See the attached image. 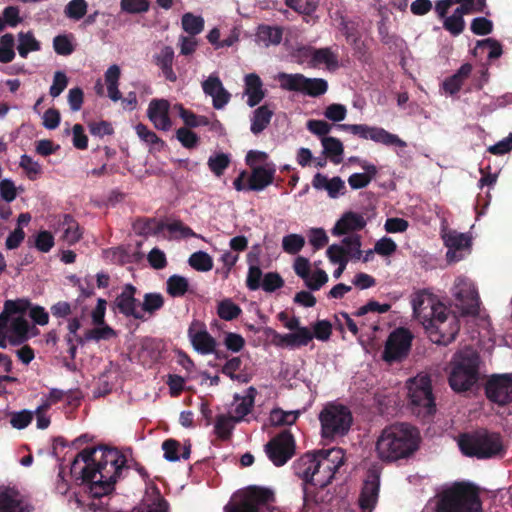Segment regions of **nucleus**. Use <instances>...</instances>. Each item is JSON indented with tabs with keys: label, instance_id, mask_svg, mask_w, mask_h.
<instances>
[{
	"label": "nucleus",
	"instance_id": "f257e3e1",
	"mask_svg": "<svg viewBox=\"0 0 512 512\" xmlns=\"http://www.w3.org/2000/svg\"><path fill=\"white\" fill-rule=\"evenodd\" d=\"M126 462V457L116 448H86L76 455L70 472L88 485L93 498H101L114 490Z\"/></svg>",
	"mask_w": 512,
	"mask_h": 512
},
{
	"label": "nucleus",
	"instance_id": "f03ea898",
	"mask_svg": "<svg viewBox=\"0 0 512 512\" xmlns=\"http://www.w3.org/2000/svg\"><path fill=\"white\" fill-rule=\"evenodd\" d=\"M344 462L345 454L341 448L305 453L293 462L294 474L303 480L302 512H310L311 504L324 503L332 498L325 488L332 482Z\"/></svg>",
	"mask_w": 512,
	"mask_h": 512
},
{
	"label": "nucleus",
	"instance_id": "7ed1b4c3",
	"mask_svg": "<svg viewBox=\"0 0 512 512\" xmlns=\"http://www.w3.org/2000/svg\"><path fill=\"white\" fill-rule=\"evenodd\" d=\"M420 434L408 423H395L385 427L376 442V453L383 462L405 459L418 450Z\"/></svg>",
	"mask_w": 512,
	"mask_h": 512
},
{
	"label": "nucleus",
	"instance_id": "20e7f679",
	"mask_svg": "<svg viewBox=\"0 0 512 512\" xmlns=\"http://www.w3.org/2000/svg\"><path fill=\"white\" fill-rule=\"evenodd\" d=\"M458 445L463 455L477 459L502 457L505 453L501 435L487 429L460 434Z\"/></svg>",
	"mask_w": 512,
	"mask_h": 512
},
{
	"label": "nucleus",
	"instance_id": "39448f33",
	"mask_svg": "<svg viewBox=\"0 0 512 512\" xmlns=\"http://www.w3.org/2000/svg\"><path fill=\"white\" fill-rule=\"evenodd\" d=\"M433 512H482L478 490L468 483H456L442 491Z\"/></svg>",
	"mask_w": 512,
	"mask_h": 512
},
{
	"label": "nucleus",
	"instance_id": "423d86ee",
	"mask_svg": "<svg viewBox=\"0 0 512 512\" xmlns=\"http://www.w3.org/2000/svg\"><path fill=\"white\" fill-rule=\"evenodd\" d=\"M423 326L433 343L447 346L456 339L460 330V321L458 316L445 305H439L434 316Z\"/></svg>",
	"mask_w": 512,
	"mask_h": 512
},
{
	"label": "nucleus",
	"instance_id": "0eeeda50",
	"mask_svg": "<svg viewBox=\"0 0 512 512\" xmlns=\"http://www.w3.org/2000/svg\"><path fill=\"white\" fill-rule=\"evenodd\" d=\"M408 398L411 412L417 417L425 418L436 412L431 379L428 375H418L409 381Z\"/></svg>",
	"mask_w": 512,
	"mask_h": 512
},
{
	"label": "nucleus",
	"instance_id": "6e6552de",
	"mask_svg": "<svg viewBox=\"0 0 512 512\" xmlns=\"http://www.w3.org/2000/svg\"><path fill=\"white\" fill-rule=\"evenodd\" d=\"M479 357L476 353H460L452 363L449 385L455 392H465L478 381Z\"/></svg>",
	"mask_w": 512,
	"mask_h": 512
},
{
	"label": "nucleus",
	"instance_id": "1a4fd4ad",
	"mask_svg": "<svg viewBox=\"0 0 512 512\" xmlns=\"http://www.w3.org/2000/svg\"><path fill=\"white\" fill-rule=\"evenodd\" d=\"M321 434L325 439L345 436L352 425V413L344 405L329 404L319 414Z\"/></svg>",
	"mask_w": 512,
	"mask_h": 512
},
{
	"label": "nucleus",
	"instance_id": "9d476101",
	"mask_svg": "<svg viewBox=\"0 0 512 512\" xmlns=\"http://www.w3.org/2000/svg\"><path fill=\"white\" fill-rule=\"evenodd\" d=\"M277 80L281 89L286 91L301 92L310 97H319L328 90V83L322 78H307L301 73L289 74L280 72Z\"/></svg>",
	"mask_w": 512,
	"mask_h": 512
},
{
	"label": "nucleus",
	"instance_id": "9b49d317",
	"mask_svg": "<svg viewBox=\"0 0 512 512\" xmlns=\"http://www.w3.org/2000/svg\"><path fill=\"white\" fill-rule=\"evenodd\" d=\"M275 172L272 163L255 166L250 175L246 170L241 171L234 179L233 186L237 191H262L274 182Z\"/></svg>",
	"mask_w": 512,
	"mask_h": 512
},
{
	"label": "nucleus",
	"instance_id": "f8f14e48",
	"mask_svg": "<svg viewBox=\"0 0 512 512\" xmlns=\"http://www.w3.org/2000/svg\"><path fill=\"white\" fill-rule=\"evenodd\" d=\"M413 337L406 328L399 327L393 330L385 342L382 359L388 364L404 361L411 350Z\"/></svg>",
	"mask_w": 512,
	"mask_h": 512
},
{
	"label": "nucleus",
	"instance_id": "ddd939ff",
	"mask_svg": "<svg viewBox=\"0 0 512 512\" xmlns=\"http://www.w3.org/2000/svg\"><path fill=\"white\" fill-rule=\"evenodd\" d=\"M268 459L277 467L285 465L296 452V441L290 430L284 429L264 447Z\"/></svg>",
	"mask_w": 512,
	"mask_h": 512
},
{
	"label": "nucleus",
	"instance_id": "4468645a",
	"mask_svg": "<svg viewBox=\"0 0 512 512\" xmlns=\"http://www.w3.org/2000/svg\"><path fill=\"white\" fill-rule=\"evenodd\" d=\"M273 501L274 493L272 490L265 487L250 486L240 501L225 507V512H261V506Z\"/></svg>",
	"mask_w": 512,
	"mask_h": 512
},
{
	"label": "nucleus",
	"instance_id": "2eb2a0df",
	"mask_svg": "<svg viewBox=\"0 0 512 512\" xmlns=\"http://www.w3.org/2000/svg\"><path fill=\"white\" fill-rule=\"evenodd\" d=\"M339 128L362 139H370L386 146H397L400 148L407 146L406 142L400 139L398 135L392 134L381 127H372L366 124H341Z\"/></svg>",
	"mask_w": 512,
	"mask_h": 512
},
{
	"label": "nucleus",
	"instance_id": "dca6fc26",
	"mask_svg": "<svg viewBox=\"0 0 512 512\" xmlns=\"http://www.w3.org/2000/svg\"><path fill=\"white\" fill-rule=\"evenodd\" d=\"M455 307L462 316H476L479 313L480 298L475 286L464 279H458L453 288Z\"/></svg>",
	"mask_w": 512,
	"mask_h": 512
},
{
	"label": "nucleus",
	"instance_id": "f3484780",
	"mask_svg": "<svg viewBox=\"0 0 512 512\" xmlns=\"http://www.w3.org/2000/svg\"><path fill=\"white\" fill-rule=\"evenodd\" d=\"M381 470L380 465L374 464L367 471L358 500L361 512H372L375 508L380 490Z\"/></svg>",
	"mask_w": 512,
	"mask_h": 512
},
{
	"label": "nucleus",
	"instance_id": "a211bd4d",
	"mask_svg": "<svg viewBox=\"0 0 512 512\" xmlns=\"http://www.w3.org/2000/svg\"><path fill=\"white\" fill-rule=\"evenodd\" d=\"M486 397L493 403L504 406L512 402V377L492 376L485 385Z\"/></svg>",
	"mask_w": 512,
	"mask_h": 512
},
{
	"label": "nucleus",
	"instance_id": "6ab92c4d",
	"mask_svg": "<svg viewBox=\"0 0 512 512\" xmlns=\"http://www.w3.org/2000/svg\"><path fill=\"white\" fill-rule=\"evenodd\" d=\"M137 288L132 284H126L121 293L116 297L112 306L114 310L125 317H132L136 320L145 321L146 318L141 310H138L140 302L135 298Z\"/></svg>",
	"mask_w": 512,
	"mask_h": 512
},
{
	"label": "nucleus",
	"instance_id": "aec40b11",
	"mask_svg": "<svg viewBox=\"0 0 512 512\" xmlns=\"http://www.w3.org/2000/svg\"><path fill=\"white\" fill-rule=\"evenodd\" d=\"M187 334L193 348L198 353L208 355L215 352L217 342L207 331L206 325L203 322L193 320L189 325Z\"/></svg>",
	"mask_w": 512,
	"mask_h": 512
},
{
	"label": "nucleus",
	"instance_id": "412c9836",
	"mask_svg": "<svg viewBox=\"0 0 512 512\" xmlns=\"http://www.w3.org/2000/svg\"><path fill=\"white\" fill-rule=\"evenodd\" d=\"M411 304L415 318L423 325L434 316L439 305H444L425 290L416 292L411 300Z\"/></svg>",
	"mask_w": 512,
	"mask_h": 512
},
{
	"label": "nucleus",
	"instance_id": "4be33fe9",
	"mask_svg": "<svg viewBox=\"0 0 512 512\" xmlns=\"http://www.w3.org/2000/svg\"><path fill=\"white\" fill-rule=\"evenodd\" d=\"M169 108L170 104L165 99L151 100L147 114L155 128L163 131H168L171 128L172 122L169 117Z\"/></svg>",
	"mask_w": 512,
	"mask_h": 512
},
{
	"label": "nucleus",
	"instance_id": "5701e85b",
	"mask_svg": "<svg viewBox=\"0 0 512 512\" xmlns=\"http://www.w3.org/2000/svg\"><path fill=\"white\" fill-rule=\"evenodd\" d=\"M299 51L302 56L311 57L313 66L325 64L329 70H335L339 67L338 56L330 48L304 47Z\"/></svg>",
	"mask_w": 512,
	"mask_h": 512
},
{
	"label": "nucleus",
	"instance_id": "b1692460",
	"mask_svg": "<svg viewBox=\"0 0 512 512\" xmlns=\"http://www.w3.org/2000/svg\"><path fill=\"white\" fill-rule=\"evenodd\" d=\"M366 226V220L363 215L349 211L336 222L332 229L335 236L345 235L349 232L360 231Z\"/></svg>",
	"mask_w": 512,
	"mask_h": 512
},
{
	"label": "nucleus",
	"instance_id": "393cba45",
	"mask_svg": "<svg viewBox=\"0 0 512 512\" xmlns=\"http://www.w3.org/2000/svg\"><path fill=\"white\" fill-rule=\"evenodd\" d=\"M173 60H174V50L171 46H164L161 50L153 55V62L157 65L166 80L170 82L177 81V75L173 71Z\"/></svg>",
	"mask_w": 512,
	"mask_h": 512
},
{
	"label": "nucleus",
	"instance_id": "a878e982",
	"mask_svg": "<svg viewBox=\"0 0 512 512\" xmlns=\"http://www.w3.org/2000/svg\"><path fill=\"white\" fill-rule=\"evenodd\" d=\"M472 65L464 63L461 67L450 77H447L442 83V89L445 93L453 96L457 94L464 82L469 78L472 72Z\"/></svg>",
	"mask_w": 512,
	"mask_h": 512
},
{
	"label": "nucleus",
	"instance_id": "bb28decb",
	"mask_svg": "<svg viewBox=\"0 0 512 512\" xmlns=\"http://www.w3.org/2000/svg\"><path fill=\"white\" fill-rule=\"evenodd\" d=\"M262 86V80L257 74L250 73L245 76V94L248 96L247 104L250 107L258 105L265 97Z\"/></svg>",
	"mask_w": 512,
	"mask_h": 512
},
{
	"label": "nucleus",
	"instance_id": "cd10ccee",
	"mask_svg": "<svg viewBox=\"0 0 512 512\" xmlns=\"http://www.w3.org/2000/svg\"><path fill=\"white\" fill-rule=\"evenodd\" d=\"M361 168L363 173H353L348 178V184L354 190L367 187L378 174L377 167L372 163L363 162Z\"/></svg>",
	"mask_w": 512,
	"mask_h": 512
},
{
	"label": "nucleus",
	"instance_id": "c85d7f7f",
	"mask_svg": "<svg viewBox=\"0 0 512 512\" xmlns=\"http://www.w3.org/2000/svg\"><path fill=\"white\" fill-rule=\"evenodd\" d=\"M0 512H24L18 492L9 488L0 490Z\"/></svg>",
	"mask_w": 512,
	"mask_h": 512
},
{
	"label": "nucleus",
	"instance_id": "c756f323",
	"mask_svg": "<svg viewBox=\"0 0 512 512\" xmlns=\"http://www.w3.org/2000/svg\"><path fill=\"white\" fill-rule=\"evenodd\" d=\"M237 422L238 421L235 420L234 416L224 414L217 415L214 425V432L216 436L222 441L230 440L234 430V425Z\"/></svg>",
	"mask_w": 512,
	"mask_h": 512
},
{
	"label": "nucleus",
	"instance_id": "7c9ffc66",
	"mask_svg": "<svg viewBox=\"0 0 512 512\" xmlns=\"http://www.w3.org/2000/svg\"><path fill=\"white\" fill-rule=\"evenodd\" d=\"M29 322L23 317H16L12 320L10 329L12 336L9 341L13 345H20L28 339Z\"/></svg>",
	"mask_w": 512,
	"mask_h": 512
},
{
	"label": "nucleus",
	"instance_id": "2f4dec72",
	"mask_svg": "<svg viewBox=\"0 0 512 512\" xmlns=\"http://www.w3.org/2000/svg\"><path fill=\"white\" fill-rule=\"evenodd\" d=\"M273 112L266 106L258 107L253 114L251 132L255 135L261 133L270 123Z\"/></svg>",
	"mask_w": 512,
	"mask_h": 512
},
{
	"label": "nucleus",
	"instance_id": "473e14b6",
	"mask_svg": "<svg viewBox=\"0 0 512 512\" xmlns=\"http://www.w3.org/2000/svg\"><path fill=\"white\" fill-rule=\"evenodd\" d=\"M324 153L331 158L335 164L341 162V155L343 154L344 148L342 142L335 137H323L321 139Z\"/></svg>",
	"mask_w": 512,
	"mask_h": 512
},
{
	"label": "nucleus",
	"instance_id": "72a5a7b5",
	"mask_svg": "<svg viewBox=\"0 0 512 512\" xmlns=\"http://www.w3.org/2000/svg\"><path fill=\"white\" fill-rule=\"evenodd\" d=\"M189 289L187 278L180 275H172L166 282V291L171 297H183Z\"/></svg>",
	"mask_w": 512,
	"mask_h": 512
},
{
	"label": "nucleus",
	"instance_id": "f704fd0d",
	"mask_svg": "<svg viewBox=\"0 0 512 512\" xmlns=\"http://www.w3.org/2000/svg\"><path fill=\"white\" fill-rule=\"evenodd\" d=\"M19 44L17 50L22 58H26L29 52L39 51L41 46L40 42L37 41L32 32H20L18 34Z\"/></svg>",
	"mask_w": 512,
	"mask_h": 512
},
{
	"label": "nucleus",
	"instance_id": "c9c22d12",
	"mask_svg": "<svg viewBox=\"0 0 512 512\" xmlns=\"http://www.w3.org/2000/svg\"><path fill=\"white\" fill-rule=\"evenodd\" d=\"M241 313V307L234 303L230 298L221 300L217 305V314L222 320L232 321L237 319Z\"/></svg>",
	"mask_w": 512,
	"mask_h": 512
},
{
	"label": "nucleus",
	"instance_id": "e433bc0d",
	"mask_svg": "<svg viewBox=\"0 0 512 512\" xmlns=\"http://www.w3.org/2000/svg\"><path fill=\"white\" fill-rule=\"evenodd\" d=\"M257 394V391L254 387H249L247 390V393L244 397H242L241 402L238 403L235 407V420L240 422L246 415H248L253 406L255 401V396Z\"/></svg>",
	"mask_w": 512,
	"mask_h": 512
},
{
	"label": "nucleus",
	"instance_id": "4c0bfd02",
	"mask_svg": "<svg viewBox=\"0 0 512 512\" xmlns=\"http://www.w3.org/2000/svg\"><path fill=\"white\" fill-rule=\"evenodd\" d=\"M62 225L64 228L63 238L69 244H75L81 238V232L77 221L69 214L64 215Z\"/></svg>",
	"mask_w": 512,
	"mask_h": 512
},
{
	"label": "nucleus",
	"instance_id": "58836bf2",
	"mask_svg": "<svg viewBox=\"0 0 512 512\" xmlns=\"http://www.w3.org/2000/svg\"><path fill=\"white\" fill-rule=\"evenodd\" d=\"M282 29L280 27H272L268 25H262L258 29V38L266 46L278 45L282 41Z\"/></svg>",
	"mask_w": 512,
	"mask_h": 512
},
{
	"label": "nucleus",
	"instance_id": "ea45409f",
	"mask_svg": "<svg viewBox=\"0 0 512 512\" xmlns=\"http://www.w3.org/2000/svg\"><path fill=\"white\" fill-rule=\"evenodd\" d=\"M165 303L164 297L160 293L150 292L146 293L143 297L141 311L154 315L157 311L163 308Z\"/></svg>",
	"mask_w": 512,
	"mask_h": 512
},
{
	"label": "nucleus",
	"instance_id": "a19ab883",
	"mask_svg": "<svg viewBox=\"0 0 512 512\" xmlns=\"http://www.w3.org/2000/svg\"><path fill=\"white\" fill-rule=\"evenodd\" d=\"M14 44L13 34L6 33L0 37V63H10L14 60Z\"/></svg>",
	"mask_w": 512,
	"mask_h": 512
},
{
	"label": "nucleus",
	"instance_id": "79ce46f5",
	"mask_svg": "<svg viewBox=\"0 0 512 512\" xmlns=\"http://www.w3.org/2000/svg\"><path fill=\"white\" fill-rule=\"evenodd\" d=\"M21 22L20 10L17 6L5 7L0 15V33L6 26L16 27Z\"/></svg>",
	"mask_w": 512,
	"mask_h": 512
},
{
	"label": "nucleus",
	"instance_id": "37998d69",
	"mask_svg": "<svg viewBox=\"0 0 512 512\" xmlns=\"http://www.w3.org/2000/svg\"><path fill=\"white\" fill-rule=\"evenodd\" d=\"M188 263L192 268L201 272H207L213 268L212 257L204 251H197L193 253L189 257Z\"/></svg>",
	"mask_w": 512,
	"mask_h": 512
},
{
	"label": "nucleus",
	"instance_id": "c03bdc74",
	"mask_svg": "<svg viewBox=\"0 0 512 512\" xmlns=\"http://www.w3.org/2000/svg\"><path fill=\"white\" fill-rule=\"evenodd\" d=\"M182 28L191 36L200 34L204 29V19L192 13H185L182 16Z\"/></svg>",
	"mask_w": 512,
	"mask_h": 512
},
{
	"label": "nucleus",
	"instance_id": "a18cd8bd",
	"mask_svg": "<svg viewBox=\"0 0 512 512\" xmlns=\"http://www.w3.org/2000/svg\"><path fill=\"white\" fill-rule=\"evenodd\" d=\"M285 5L300 15L311 16L318 8L314 0H284Z\"/></svg>",
	"mask_w": 512,
	"mask_h": 512
},
{
	"label": "nucleus",
	"instance_id": "49530a36",
	"mask_svg": "<svg viewBox=\"0 0 512 512\" xmlns=\"http://www.w3.org/2000/svg\"><path fill=\"white\" fill-rule=\"evenodd\" d=\"M298 416V411H283L282 409H273L270 414V421L274 426L292 425L296 422Z\"/></svg>",
	"mask_w": 512,
	"mask_h": 512
},
{
	"label": "nucleus",
	"instance_id": "de8ad7c7",
	"mask_svg": "<svg viewBox=\"0 0 512 512\" xmlns=\"http://www.w3.org/2000/svg\"><path fill=\"white\" fill-rule=\"evenodd\" d=\"M305 245V239L299 234H289L282 239V248L284 252L295 255L302 250Z\"/></svg>",
	"mask_w": 512,
	"mask_h": 512
},
{
	"label": "nucleus",
	"instance_id": "09e8293b",
	"mask_svg": "<svg viewBox=\"0 0 512 512\" xmlns=\"http://www.w3.org/2000/svg\"><path fill=\"white\" fill-rule=\"evenodd\" d=\"M443 28L453 36L460 35L465 29L464 17L454 11L451 16L445 18Z\"/></svg>",
	"mask_w": 512,
	"mask_h": 512
},
{
	"label": "nucleus",
	"instance_id": "8fccbe9b",
	"mask_svg": "<svg viewBox=\"0 0 512 512\" xmlns=\"http://www.w3.org/2000/svg\"><path fill=\"white\" fill-rule=\"evenodd\" d=\"M88 9V4L86 0H71L66 6H65V15L73 20H80L82 19Z\"/></svg>",
	"mask_w": 512,
	"mask_h": 512
},
{
	"label": "nucleus",
	"instance_id": "3c124183",
	"mask_svg": "<svg viewBox=\"0 0 512 512\" xmlns=\"http://www.w3.org/2000/svg\"><path fill=\"white\" fill-rule=\"evenodd\" d=\"M314 338L313 333L310 331L307 327L299 328L298 330L290 333L289 340H290V347L296 348V347H302L309 344V342L312 341Z\"/></svg>",
	"mask_w": 512,
	"mask_h": 512
},
{
	"label": "nucleus",
	"instance_id": "603ef678",
	"mask_svg": "<svg viewBox=\"0 0 512 512\" xmlns=\"http://www.w3.org/2000/svg\"><path fill=\"white\" fill-rule=\"evenodd\" d=\"M230 164L229 155L225 153H218L208 159L209 169L218 177L223 175L224 171Z\"/></svg>",
	"mask_w": 512,
	"mask_h": 512
},
{
	"label": "nucleus",
	"instance_id": "864d4df0",
	"mask_svg": "<svg viewBox=\"0 0 512 512\" xmlns=\"http://www.w3.org/2000/svg\"><path fill=\"white\" fill-rule=\"evenodd\" d=\"M19 166L25 171L27 177L32 181L36 180L42 172L41 165L27 154L21 156Z\"/></svg>",
	"mask_w": 512,
	"mask_h": 512
},
{
	"label": "nucleus",
	"instance_id": "5fc2aeb1",
	"mask_svg": "<svg viewBox=\"0 0 512 512\" xmlns=\"http://www.w3.org/2000/svg\"><path fill=\"white\" fill-rule=\"evenodd\" d=\"M343 247L346 249V257L350 256L352 259L359 260L361 251V237L359 235H350L342 240Z\"/></svg>",
	"mask_w": 512,
	"mask_h": 512
},
{
	"label": "nucleus",
	"instance_id": "6e6d98bb",
	"mask_svg": "<svg viewBox=\"0 0 512 512\" xmlns=\"http://www.w3.org/2000/svg\"><path fill=\"white\" fill-rule=\"evenodd\" d=\"M486 7V0H465L454 11L464 17L472 13H481Z\"/></svg>",
	"mask_w": 512,
	"mask_h": 512
},
{
	"label": "nucleus",
	"instance_id": "4d7b16f0",
	"mask_svg": "<svg viewBox=\"0 0 512 512\" xmlns=\"http://www.w3.org/2000/svg\"><path fill=\"white\" fill-rule=\"evenodd\" d=\"M176 137L183 147L195 148L199 142L198 135L187 127H181L176 131Z\"/></svg>",
	"mask_w": 512,
	"mask_h": 512
},
{
	"label": "nucleus",
	"instance_id": "13d9d810",
	"mask_svg": "<svg viewBox=\"0 0 512 512\" xmlns=\"http://www.w3.org/2000/svg\"><path fill=\"white\" fill-rule=\"evenodd\" d=\"M136 133L139 138L147 144L158 146L159 149L164 146V141L160 139L155 132L148 129V127L142 123H139L136 126Z\"/></svg>",
	"mask_w": 512,
	"mask_h": 512
},
{
	"label": "nucleus",
	"instance_id": "bf43d9fd",
	"mask_svg": "<svg viewBox=\"0 0 512 512\" xmlns=\"http://www.w3.org/2000/svg\"><path fill=\"white\" fill-rule=\"evenodd\" d=\"M167 509L168 502L157 492L151 502L141 505L138 512H166Z\"/></svg>",
	"mask_w": 512,
	"mask_h": 512
},
{
	"label": "nucleus",
	"instance_id": "052dcab7",
	"mask_svg": "<svg viewBox=\"0 0 512 512\" xmlns=\"http://www.w3.org/2000/svg\"><path fill=\"white\" fill-rule=\"evenodd\" d=\"M304 282L307 288L317 291L328 282V275L324 270L318 269L313 274L310 273Z\"/></svg>",
	"mask_w": 512,
	"mask_h": 512
},
{
	"label": "nucleus",
	"instance_id": "680f3d73",
	"mask_svg": "<svg viewBox=\"0 0 512 512\" xmlns=\"http://www.w3.org/2000/svg\"><path fill=\"white\" fill-rule=\"evenodd\" d=\"M284 286V280L277 272H268L264 275L261 287L265 292H274Z\"/></svg>",
	"mask_w": 512,
	"mask_h": 512
},
{
	"label": "nucleus",
	"instance_id": "e2e57ef3",
	"mask_svg": "<svg viewBox=\"0 0 512 512\" xmlns=\"http://www.w3.org/2000/svg\"><path fill=\"white\" fill-rule=\"evenodd\" d=\"M223 343L227 350L233 353H238L245 347L243 336L234 332L225 333Z\"/></svg>",
	"mask_w": 512,
	"mask_h": 512
},
{
	"label": "nucleus",
	"instance_id": "0e129e2a",
	"mask_svg": "<svg viewBox=\"0 0 512 512\" xmlns=\"http://www.w3.org/2000/svg\"><path fill=\"white\" fill-rule=\"evenodd\" d=\"M121 9L130 14L144 13L149 10L148 0H121Z\"/></svg>",
	"mask_w": 512,
	"mask_h": 512
},
{
	"label": "nucleus",
	"instance_id": "69168bd1",
	"mask_svg": "<svg viewBox=\"0 0 512 512\" xmlns=\"http://www.w3.org/2000/svg\"><path fill=\"white\" fill-rule=\"evenodd\" d=\"M55 244L54 237L47 230L40 231L35 237V247L43 253L49 252Z\"/></svg>",
	"mask_w": 512,
	"mask_h": 512
},
{
	"label": "nucleus",
	"instance_id": "338daca9",
	"mask_svg": "<svg viewBox=\"0 0 512 512\" xmlns=\"http://www.w3.org/2000/svg\"><path fill=\"white\" fill-rule=\"evenodd\" d=\"M89 132L91 135L96 137H104L106 135H112L114 133V129L112 124L108 121H91L88 123Z\"/></svg>",
	"mask_w": 512,
	"mask_h": 512
},
{
	"label": "nucleus",
	"instance_id": "774afa93",
	"mask_svg": "<svg viewBox=\"0 0 512 512\" xmlns=\"http://www.w3.org/2000/svg\"><path fill=\"white\" fill-rule=\"evenodd\" d=\"M470 29L475 35H488L493 31V22L485 17H477L472 20Z\"/></svg>",
	"mask_w": 512,
	"mask_h": 512
}]
</instances>
